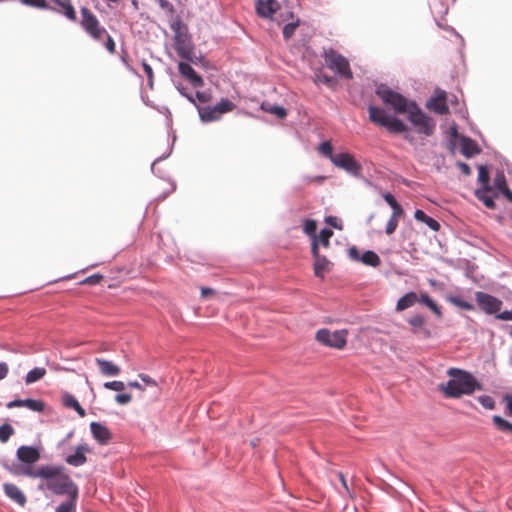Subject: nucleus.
<instances>
[{
  "mask_svg": "<svg viewBox=\"0 0 512 512\" xmlns=\"http://www.w3.org/2000/svg\"><path fill=\"white\" fill-rule=\"evenodd\" d=\"M142 67H143V70L148 78V82H149L150 86L152 87L153 78H154L152 67L145 60L142 61Z\"/></svg>",
  "mask_w": 512,
  "mask_h": 512,
  "instance_id": "48",
  "label": "nucleus"
},
{
  "mask_svg": "<svg viewBox=\"0 0 512 512\" xmlns=\"http://www.w3.org/2000/svg\"><path fill=\"white\" fill-rule=\"evenodd\" d=\"M314 81H315V83L324 82L326 84H330L333 81V79H332V77L327 76V75H316Z\"/></svg>",
  "mask_w": 512,
  "mask_h": 512,
  "instance_id": "58",
  "label": "nucleus"
},
{
  "mask_svg": "<svg viewBox=\"0 0 512 512\" xmlns=\"http://www.w3.org/2000/svg\"><path fill=\"white\" fill-rule=\"evenodd\" d=\"M80 25L83 30L94 40L101 41L107 35V30L101 26L98 18L87 8L81 7Z\"/></svg>",
  "mask_w": 512,
  "mask_h": 512,
  "instance_id": "7",
  "label": "nucleus"
},
{
  "mask_svg": "<svg viewBox=\"0 0 512 512\" xmlns=\"http://www.w3.org/2000/svg\"><path fill=\"white\" fill-rule=\"evenodd\" d=\"M406 113L408 114V120L417 129L418 133L426 136H431L434 133L435 121L425 114L415 102L410 103V108Z\"/></svg>",
  "mask_w": 512,
  "mask_h": 512,
  "instance_id": "5",
  "label": "nucleus"
},
{
  "mask_svg": "<svg viewBox=\"0 0 512 512\" xmlns=\"http://www.w3.org/2000/svg\"><path fill=\"white\" fill-rule=\"evenodd\" d=\"M476 300L480 308L488 314L499 312L502 306L501 300L483 292L477 293Z\"/></svg>",
  "mask_w": 512,
  "mask_h": 512,
  "instance_id": "16",
  "label": "nucleus"
},
{
  "mask_svg": "<svg viewBox=\"0 0 512 512\" xmlns=\"http://www.w3.org/2000/svg\"><path fill=\"white\" fill-rule=\"evenodd\" d=\"M369 119L371 122L385 127L390 133H406L408 128L404 122L396 117L390 116L382 108L369 106Z\"/></svg>",
  "mask_w": 512,
  "mask_h": 512,
  "instance_id": "3",
  "label": "nucleus"
},
{
  "mask_svg": "<svg viewBox=\"0 0 512 512\" xmlns=\"http://www.w3.org/2000/svg\"><path fill=\"white\" fill-rule=\"evenodd\" d=\"M90 429L95 440L98 441L101 445L107 444L112 439L110 430L101 423L92 422L90 424Z\"/></svg>",
  "mask_w": 512,
  "mask_h": 512,
  "instance_id": "20",
  "label": "nucleus"
},
{
  "mask_svg": "<svg viewBox=\"0 0 512 512\" xmlns=\"http://www.w3.org/2000/svg\"><path fill=\"white\" fill-rule=\"evenodd\" d=\"M408 323L416 328H422L425 324V318L421 315H415L409 318Z\"/></svg>",
  "mask_w": 512,
  "mask_h": 512,
  "instance_id": "46",
  "label": "nucleus"
},
{
  "mask_svg": "<svg viewBox=\"0 0 512 512\" xmlns=\"http://www.w3.org/2000/svg\"><path fill=\"white\" fill-rule=\"evenodd\" d=\"M349 256L355 261H361L363 264L371 267H378L381 264L380 257L371 250L365 251L360 255L357 248L352 247L349 249Z\"/></svg>",
  "mask_w": 512,
  "mask_h": 512,
  "instance_id": "17",
  "label": "nucleus"
},
{
  "mask_svg": "<svg viewBox=\"0 0 512 512\" xmlns=\"http://www.w3.org/2000/svg\"><path fill=\"white\" fill-rule=\"evenodd\" d=\"M48 465L38 467L37 469H34L32 467H26L22 470V474L32 477V478H42L44 479L45 476H49L47 473Z\"/></svg>",
  "mask_w": 512,
  "mask_h": 512,
  "instance_id": "31",
  "label": "nucleus"
},
{
  "mask_svg": "<svg viewBox=\"0 0 512 512\" xmlns=\"http://www.w3.org/2000/svg\"><path fill=\"white\" fill-rule=\"evenodd\" d=\"M304 232L308 235H315V231L317 229V223L315 220L307 219L304 222Z\"/></svg>",
  "mask_w": 512,
  "mask_h": 512,
  "instance_id": "45",
  "label": "nucleus"
},
{
  "mask_svg": "<svg viewBox=\"0 0 512 512\" xmlns=\"http://www.w3.org/2000/svg\"><path fill=\"white\" fill-rule=\"evenodd\" d=\"M489 172L485 166H480L478 171V181L482 184L481 189L492 190V187L489 185Z\"/></svg>",
  "mask_w": 512,
  "mask_h": 512,
  "instance_id": "36",
  "label": "nucleus"
},
{
  "mask_svg": "<svg viewBox=\"0 0 512 512\" xmlns=\"http://www.w3.org/2000/svg\"><path fill=\"white\" fill-rule=\"evenodd\" d=\"M452 302L461 307L462 309H465V310H471L473 308V305L467 301H464L462 299H459V298H454L452 299Z\"/></svg>",
  "mask_w": 512,
  "mask_h": 512,
  "instance_id": "53",
  "label": "nucleus"
},
{
  "mask_svg": "<svg viewBox=\"0 0 512 512\" xmlns=\"http://www.w3.org/2000/svg\"><path fill=\"white\" fill-rule=\"evenodd\" d=\"M21 2L31 7L56 11L55 8L49 6L46 0H21ZM53 2L61 8L57 12H62L70 21L77 20L76 11L71 0H53Z\"/></svg>",
  "mask_w": 512,
  "mask_h": 512,
  "instance_id": "12",
  "label": "nucleus"
},
{
  "mask_svg": "<svg viewBox=\"0 0 512 512\" xmlns=\"http://www.w3.org/2000/svg\"><path fill=\"white\" fill-rule=\"evenodd\" d=\"M492 190H486V189H477L475 191V196L484 203V205L489 209L495 208V202L493 200V197L488 195V192H491Z\"/></svg>",
  "mask_w": 512,
  "mask_h": 512,
  "instance_id": "33",
  "label": "nucleus"
},
{
  "mask_svg": "<svg viewBox=\"0 0 512 512\" xmlns=\"http://www.w3.org/2000/svg\"><path fill=\"white\" fill-rule=\"evenodd\" d=\"M398 222H399V218L390 217V219L386 225V229H385V232L387 235H391L396 231V229L398 227Z\"/></svg>",
  "mask_w": 512,
  "mask_h": 512,
  "instance_id": "47",
  "label": "nucleus"
},
{
  "mask_svg": "<svg viewBox=\"0 0 512 512\" xmlns=\"http://www.w3.org/2000/svg\"><path fill=\"white\" fill-rule=\"evenodd\" d=\"M338 478L339 480L341 481L342 483V486L344 487V489L349 493V487H348V484H347V481L345 479V476L342 472H338Z\"/></svg>",
  "mask_w": 512,
  "mask_h": 512,
  "instance_id": "63",
  "label": "nucleus"
},
{
  "mask_svg": "<svg viewBox=\"0 0 512 512\" xmlns=\"http://www.w3.org/2000/svg\"><path fill=\"white\" fill-rule=\"evenodd\" d=\"M140 379L146 384L150 386H156V381L153 380L150 376L146 374H139Z\"/></svg>",
  "mask_w": 512,
  "mask_h": 512,
  "instance_id": "57",
  "label": "nucleus"
},
{
  "mask_svg": "<svg viewBox=\"0 0 512 512\" xmlns=\"http://www.w3.org/2000/svg\"><path fill=\"white\" fill-rule=\"evenodd\" d=\"M311 252L315 259L314 274L316 277L323 278L324 274L330 270L331 263L326 257L319 254L318 242L316 239L312 241Z\"/></svg>",
  "mask_w": 512,
  "mask_h": 512,
  "instance_id": "15",
  "label": "nucleus"
},
{
  "mask_svg": "<svg viewBox=\"0 0 512 512\" xmlns=\"http://www.w3.org/2000/svg\"><path fill=\"white\" fill-rule=\"evenodd\" d=\"M497 319L504 320V321H510L512 320V310L511 311H503L501 313H498L496 316Z\"/></svg>",
  "mask_w": 512,
  "mask_h": 512,
  "instance_id": "55",
  "label": "nucleus"
},
{
  "mask_svg": "<svg viewBox=\"0 0 512 512\" xmlns=\"http://www.w3.org/2000/svg\"><path fill=\"white\" fill-rule=\"evenodd\" d=\"M333 235V231L330 229H322L319 233V236L316 237L314 235L313 240L316 239L318 244L321 243L322 246L328 247L329 246V240Z\"/></svg>",
  "mask_w": 512,
  "mask_h": 512,
  "instance_id": "37",
  "label": "nucleus"
},
{
  "mask_svg": "<svg viewBox=\"0 0 512 512\" xmlns=\"http://www.w3.org/2000/svg\"><path fill=\"white\" fill-rule=\"evenodd\" d=\"M180 74L185 77L195 88H200L204 85V80L196 73L193 67L185 62L178 64Z\"/></svg>",
  "mask_w": 512,
  "mask_h": 512,
  "instance_id": "18",
  "label": "nucleus"
},
{
  "mask_svg": "<svg viewBox=\"0 0 512 512\" xmlns=\"http://www.w3.org/2000/svg\"><path fill=\"white\" fill-rule=\"evenodd\" d=\"M461 153L466 157H472L478 153H480V149L477 143L471 138L464 137L461 140Z\"/></svg>",
  "mask_w": 512,
  "mask_h": 512,
  "instance_id": "27",
  "label": "nucleus"
},
{
  "mask_svg": "<svg viewBox=\"0 0 512 512\" xmlns=\"http://www.w3.org/2000/svg\"><path fill=\"white\" fill-rule=\"evenodd\" d=\"M14 429L9 424H3L0 426V441L5 443L13 435Z\"/></svg>",
  "mask_w": 512,
  "mask_h": 512,
  "instance_id": "39",
  "label": "nucleus"
},
{
  "mask_svg": "<svg viewBox=\"0 0 512 512\" xmlns=\"http://www.w3.org/2000/svg\"><path fill=\"white\" fill-rule=\"evenodd\" d=\"M171 29L174 32V47L178 55L183 59L190 60L193 55V47L186 25L178 20L172 23Z\"/></svg>",
  "mask_w": 512,
  "mask_h": 512,
  "instance_id": "4",
  "label": "nucleus"
},
{
  "mask_svg": "<svg viewBox=\"0 0 512 512\" xmlns=\"http://www.w3.org/2000/svg\"><path fill=\"white\" fill-rule=\"evenodd\" d=\"M383 198L390 207L394 206L397 203L395 197L390 193H385L383 195Z\"/></svg>",
  "mask_w": 512,
  "mask_h": 512,
  "instance_id": "59",
  "label": "nucleus"
},
{
  "mask_svg": "<svg viewBox=\"0 0 512 512\" xmlns=\"http://www.w3.org/2000/svg\"><path fill=\"white\" fill-rule=\"evenodd\" d=\"M494 187L502 193L508 189L506 178L503 172H497L494 177Z\"/></svg>",
  "mask_w": 512,
  "mask_h": 512,
  "instance_id": "38",
  "label": "nucleus"
},
{
  "mask_svg": "<svg viewBox=\"0 0 512 512\" xmlns=\"http://www.w3.org/2000/svg\"><path fill=\"white\" fill-rule=\"evenodd\" d=\"M323 58L326 66L335 71L341 77L345 79H352L353 73L350 68L349 61L342 54L334 50L333 48L324 49Z\"/></svg>",
  "mask_w": 512,
  "mask_h": 512,
  "instance_id": "6",
  "label": "nucleus"
},
{
  "mask_svg": "<svg viewBox=\"0 0 512 512\" xmlns=\"http://www.w3.org/2000/svg\"><path fill=\"white\" fill-rule=\"evenodd\" d=\"M477 400L486 409L493 410L495 408V401L489 395H481Z\"/></svg>",
  "mask_w": 512,
  "mask_h": 512,
  "instance_id": "43",
  "label": "nucleus"
},
{
  "mask_svg": "<svg viewBox=\"0 0 512 512\" xmlns=\"http://www.w3.org/2000/svg\"><path fill=\"white\" fill-rule=\"evenodd\" d=\"M62 403L67 408L74 409L80 417H85V409L79 404L77 399L70 393H64L62 395Z\"/></svg>",
  "mask_w": 512,
  "mask_h": 512,
  "instance_id": "26",
  "label": "nucleus"
},
{
  "mask_svg": "<svg viewBox=\"0 0 512 512\" xmlns=\"http://www.w3.org/2000/svg\"><path fill=\"white\" fill-rule=\"evenodd\" d=\"M106 39L105 41V47L108 50L109 53L114 54L116 52V44L113 40V38L107 33L104 37Z\"/></svg>",
  "mask_w": 512,
  "mask_h": 512,
  "instance_id": "49",
  "label": "nucleus"
},
{
  "mask_svg": "<svg viewBox=\"0 0 512 512\" xmlns=\"http://www.w3.org/2000/svg\"><path fill=\"white\" fill-rule=\"evenodd\" d=\"M492 421L494 425L497 427V429H499L500 431L512 434V423H510L509 421L505 420L504 418L498 415H494L492 417Z\"/></svg>",
  "mask_w": 512,
  "mask_h": 512,
  "instance_id": "34",
  "label": "nucleus"
},
{
  "mask_svg": "<svg viewBox=\"0 0 512 512\" xmlns=\"http://www.w3.org/2000/svg\"><path fill=\"white\" fill-rule=\"evenodd\" d=\"M17 457L23 463L33 464L40 459V452L31 446H21L17 449Z\"/></svg>",
  "mask_w": 512,
  "mask_h": 512,
  "instance_id": "23",
  "label": "nucleus"
},
{
  "mask_svg": "<svg viewBox=\"0 0 512 512\" xmlns=\"http://www.w3.org/2000/svg\"><path fill=\"white\" fill-rule=\"evenodd\" d=\"M8 371V365L4 362L0 363V380L6 378Z\"/></svg>",
  "mask_w": 512,
  "mask_h": 512,
  "instance_id": "60",
  "label": "nucleus"
},
{
  "mask_svg": "<svg viewBox=\"0 0 512 512\" xmlns=\"http://www.w3.org/2000/svg\"><path fill=\"white\" fill-rule=\"evenodd\" d=\"M14 407H26L35 412H42L45 408V404L41 400L36 399H16L7 403V408Z\"/></svg>",
  "mask_w": 512,
  "mask_h": 512,
  "instance_id": "22",
  "label": "nucleus"
},
{
  "mask_svg": "<svg viewBox=\"0 0 512 512\" xmlns=\"http://www.w3.org/2000/svg\"><path fill=\"white\" fill-rule=\"evenodd\" d=\"M95 363L103 376L115 377L121 372V368L110 360L96 358Z\"/></svg>",
  "mask_w": 512,
  "mask_h": 512,
  "instance_id": "21",
  "label": "nucleus"
},
{
  "mask_svg": "<svg viewBox=\"0 0 512 512\" xmlns=\"http://www.w3.org/2000/svg\"><path fill=\"white\" fill-rule=\"evenodd\" d=\"M103 279V276L100 274L91 275L87 278H85L82 283L88 284V285H95L100 283V281Z\"/></svg>",
  "mask_w": 512,
  "mask_h": 512,
  "instance_id": "50",
  "label": "nucleus"
},
{
  "mask_svg": "<svg viewBox=\"0 0 512 512\" xmlns=\"http://www.w3.org/2000/svg\"><path fill=\"white\" fill-rule=\"evenodd\" d=\"M47 371L43 367H35L34 369L30 370L26 376H25V383L27 385H30L32 383H35L39 380H41L45 375Z\"/></svg>",
  "mask_w": 512,
  "mask_h": 512,
  "instance_id": "30",
  "label": "nucleus"
},
{
  "mask_svg": "<svg viewBox=\"0 0 512 512\" xmlns=\"http://www.w3.org/2000/svg\"><path fill=\"white\" fill-rule=\"evenodd\" d=\"M418 301L428 306L437 317L440 318L442 316L440 307L429 297L428 294H422L420 298L418 297Z\"/></svg>",
  "mask_w": 512,
  "mask_h": 512,
  "instance_id": "35",
  "label": "nucleus"
},
{
  "mask_svg": "<svg viewBox=\"0 0 512 512\" xmlns=\"http://www.w3.org/2000/svg\"><path fill=\"white\" fill-rule=\"evenodd\" d=\"M279 8L276 0H257L255 9L257 14L263 18H272Z\"/></svg>",
  "mask_w": 512,
  "mask_h": 512,
  "instance_id": "19",
  "label": "nucleus"
},
{
  "mask_svg": "<svg viewBox=\"0 0 512 512\" xmlns=\"http://www.w3.org/2000/svg\"><path fill=\"white\" fill-rule=\"evenodd\" d=\"M416 302H418V296L415 292L406 293L398 300L396 304V310L403 311L413 306Z\"/></svg>",
  "mask_w": 512,
  "mask_h": 512,
  "instance_id": "28",
  "label": "nucleus"
},
{
  "mask_svg": "<svg viewBox=\"0 0 512 512\" xmlns=\"http://www.w3.org/2000/svg\"><path fill=\"white\" fill-rule=\"evenodd\" d=\"M235 107L236 105L228 99H221L220 102L214 106H197L200 119L203 122L217 121L223 114L233 111Z\"/></svg>",
  "mask_w": 512,
  "mask_h": 512,
  "instance_id": "10",
  "label": "nucleus"
},
{
  "mask_svg": "<svg viewBox=\"0 0 512 512\" xmlns=\"http://www.w3.org/2000/svg\"><path fill=\"white\" fill-rule=\"evenodd\" d=\"M47 473L45 476V487L57 495L67 494L72 499L78 498V487L71 480L69 475L63 472L62 467L48 465Z\"/></svg>",
  "mask_w": 512,
  "mask_h": 512,
  "instance_id": "2",
  "label": "nucleus"
},
{
  "mask_svg": "<svg viewBox=\"0 0 512 512\" xmlns=\"http://www.w3.org/2000/svg\"><path fill=\"white\" fill-rule=\"evenodd\" d=\"M89 451L90 449L87 445H79L77 446L75 453L66 458V462L75 467L81 466L86 463L87 458L85 453Z\"/></svg>",
  "mask_w": 512,
  "mask_h": 512,
  "instance_id": "25",
  "label": "nucleus"
},
{
  "mask_svg": "<svg viewBox=\"0 0 512 512\" xmlns=\"http://www.w3.org/2000/svg\"><path fill=\"white\" fill-rule=\"evenodd\" d=\"M319 151L324 156L328 157L331 162H333V157H335L336 154H333V147L329 141H325L320 144Z\"/></svg>",
  "mask_w": 512,
  "mask_h": 512,
  "instance_id": "42",
  "label": "nucleus"
},
{
  "mask_svg": "<svg viewBox=\"0 0 512 512\" xmlns=\"http://www.w3.org/2000/svg\"><path fill=\"white\" fill-rule=\"evenodd\" d=\"M426 108L439 115H447L449 113L447 93L444 90L437 88L434 91V95L427 101Z\"/></svg>",
  "mask_w": 512,
  "mask_h": 512,
  "instance_id": "13",
  "label": "nucleus"
},
{
  "mask_svg": "<svg viewBox=\"0 0 512 512\" xmlns=\"http://www.w3.org/2000/svg\"><path fill=\"white\" fill-rule=\"evenodd\" d=\"M414 217L416 220L424 222L433 231H438L440 229V224L420 209L415 211Z\"/></svg>",
  "mask_w": 512,
  "mask_h": 512,
  "instance_id": "29",
  "label": "nucleus"
},
{
  "mask_svg": "<svg viewBox=\"0 0 512 512\" xmlns=\"http://www.w3.org/2000/svg\"><path fill=\"white\" fill-rule=\"evenodd\" d=\"M458 166L460 167L463 174L470 175L471 169L468 164L460 162Z\"/></svg>",
  "mask_w": 512,
  "mask_h": 512,
  "instance_id": "61",
  "label": "nucleus"
},
{
  "mask_svg": "<svg viewBox=\"0 0 512 512\" xmlns=\"http://www.w3.org/2000/svg\"><path fill=\"white\" fill-rule=\"evenodd\" d=\"M391 208L393 209L391 217L400 218L404 215V210L398 202Z\"/></svg>",
  "mask_w": 512,
  "mask_h": 512,
  "instance_id": "54",
  "label": "nucleus"
},
{
  "mask_svg": "<svg viewBox=\"0 0 512 512\" xmlns=\"http://www.w3.org/2000/svg\"><path fill=\"white\" fill-rule=\"evenodd\" d=\"M505 399L507 401L508 412L512 416V396H507Z\"/></svg>",
  "mask_w": 512,
  "mask_h": 512,
  "instance_id": "64",
  "label": "nucleus"
},
{
  "mask_svg": "<svg viewBox=\"0 0 512 512\" xmlns=\"http://www.w3.org/2000/svg\"><path fill=\"white\" fill-rule=\"evenodd\" d=\"M76 500L77 499L70 498L67 502L61 503L57 507L56 512H75Z\"/></svg>",
  "mask_w": 512,
  "mask_h": 512,
  "instance_id": "40",
  "label": "nucleus"
},
{
  "mask_svg": "<svg viewBox=\"0 0 512 512\" xmlns=\"http://www.w3.org/2000/svg\"><path fill=\"white\" fill-rule=\"evenodd\" d=\"M80 25L83 30L94 40L101 41L107 35V30L101 26L98 18L87 8L81 7Z\"/></svg>",
  "mask_w": 512,
  "mask_h": 512,
  "instance_id": "8",
  "label": "nucleus"
},
{
  "mask_svg": "<svg viewBox=\"0 0 512 512\" xmlns=\"http://www.w3.org/2000/svg\"><path fill=\"white\" fill-rule=\"evenodd\" d=\"M447 375L450 377L448 382L438 385V390L446 398L458 399L463 395H472L483 390V385L468 371L450 368Z\"/></svg>",
  "mask_w": 512,
  "mask_h": 512,
  "instance_id": "1",
  "label": "nucleus"
},
{
  "mask_svg": "<svg viewBox=\"0 0 512 512\" xmlns=\"http://www.w3.org/2000/svg\"><path fill=\"white\" fill-rule=\"evenodd\" d=\"M376 94L381 98L384 104L393 108L396 113H406L410 108V103L403 95L391 90L385 85H380L376 89Z\"/></svg>",
  "mask_w": 512,
  "mask_h": 512,
  "instance_id": "9",
  "label": "nucleus"
},
{
  "mask_svg": "<svg viewBox=\"0 0 512 512\" xmlns=\"http://www.w3.org/2000/svg\"><path fill=\"white\" fill-rule=\"evenodd\" d=\"M299 26V20H296L294 22L288 23L283 27V37L288 40L290 39L294 33L297 27Z\"/></svg>",
  "mask_w": 512,
  "mask_h": 512,
  "instance_id": "41",
  "label": "nucleus"
},
{
  "mask_svg": "<svg viewBox=\"0 0 512 512\" xmlns=\"http://www.w3.org/2000/svg\"><path fill=\"white\" fill-rule=\"evenodd\" d=\"M261 109L277 116L280 119H283L287 116V111L285 110V108L277 105H272L270 103H262Z\"/></svg>",
  "mask_w": 512,
  "mask_h": 512,
  "instance_id": "32",
  "label": "nucleus"
},
{
  "mask_svg": "<svg viewBox=\"0 0 512 512\" xmlns=\"http://www.w3.org/2000/svg\"><path fill=\"white\" fill-rule=\"evenodd\" d=\"M215 294V291L211 288H207V287H203L201 289V295L203 298H206L208 297L209 295H214Z\"/></svg>",
  "mask_w": 512,
  "mask_h": 512,
  "instance_id": "62",
  "label": "nucleus"
},
{
  "mask_svg": "<svg viewBox=\"0 0 512 512\" xmlns=\"http://www.w3.org/2000/svg\"><path fill=\"white\" fill-rule=\"evenodd\" d=\"M132 396L130 394H118L115 396V401L120 405H125L131 402Z\"/></svg>",
  "mask_w": 512,
  "mask_h": 512,
  "instance_id": "52",
  "label": "nucleus"
},
{
  "mask_svg": "<svg viewBox=\"0 0 512 512\" xmlns=\"http://www.w3.org/2000/svg\"><path fill=\"white\" fill-rule=\"evenodd\" d=\"M104 388L105 389H108V390H113V391H123L125 389V384L124 382L122 381H110V382H105L103 384Z\"/></svg>",
  "mask_w": 512,
  "mask_h": 512,
  "instance_id": "44",
  "label": "nucleus"
},
{
  "mask_svg": "<svg viewBox=\"0 0 512 512\" xmlns=\"http://www.w3.org/2000/svg\"><path fill=\"white\" fill-rule=\"evenodd\" d=\"M196 99L200 102V103H208L212 100V96L210 93L208 92H200V91H197L196 92Z\"/></svg>",
  "mask_w": 512,
  "mask_h": 512,
  "instance_id": "51",
  "label": "nucleus"
},
{
  "mask_svg": "<svg viewBox=\"0 0 512 512\" xmlns=\"http://www.w3.org/2000/svg\"><path fill=\"white\" fill-rule=\"evenodd\" d=\"M348 331L345 329L330 331L329 329H320L316 333V340L331 348L343 349L347 344Z\"/></svg>",
  "mask_w": 512,
  "mask_h": 512,
  "instance_id": "11",
  "label": "nucleus"
},
{
  "mask_svg": "<svg viewBox=\"0 0 512 512\" xmlns=\"http://www.w3.org/2000/svg\"><path fill=\"white\" fill-rule=\"evenodd\" d=\"M335 166L340 167L352 175H359L361 172V165L349 153H338L333 157Z\"/></svg>",
  "mask_w": 512,
  "mask_h": 512,
  "instance_id": "14",
  "label": "nucleus"
},
{
  "mask_svg": "<svg viewBox=\"0 0 512 512\" xmlns=\"http://www.w3.org/2000/svg\"><path fill=\"white\" fill-rule=\"evenodd\" d=\"M3 489L7 497L11 500L19 504L20 506H24L26 503V497L24 493L14 484L5 483L3 485Z\"/></svg>",
  "mask_w": 512,
  "mask_h": 512,
  "instance_id": "24",
  "label": "nucleus"
},
{
  "mask_svg": "<svg viewBox=\"0 0 512 512\" xmlns=\"http://www.w3.org/2000/svg\"><path fill=\"white\" fill-rule=\"evenodd\" d=\"M325 221H326L327 224L333 226L336 229H342V226L338 224V219L336 217L328 216L325 219Z\"/></svg>",
  "mask_w": 512,
  "mask_h": 512,
  "instance_id": "56",
  "label": "nucleus"
}]
</instances>
